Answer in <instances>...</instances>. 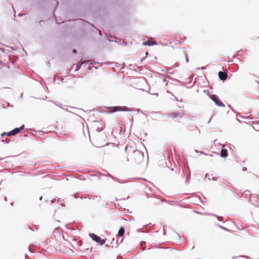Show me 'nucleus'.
Returning <instances> with one entry per match:
<instances>
[{
  "mask_svg": "<svg viewBox=\"0 0 259 259\" xmlns=\"http://www.w3.org/2000/svg\"><path fill=\"white\" fill-rule=\"evenodd\" d=\"M125 151L129 155L130 158L132 161L135 162L137 164H140L144 159V153L139 150H133L131 146H126L125 148Z\"/></svg>",
  "mask_w": 259,
  "mask_h": 259,
  "instance_id": "1",
  "label": "nucleus"
},
{
  "mask_svg": "<svg viewBox=\"0 0 259 259\" xmlns=\"http://www.w3.org/2000/svg\"><path fill=\"white\" fill-rule=\"evenodd\" d=\"M109 112L114 113L117 111H126L128 110V108L126 106H114L107 107Z\"/></svg>",
  "mask_w": 259,
  "mask_h": 259,
  "instance_id": "2",
  "label": "nucleus"
},
{
  "mask_svg": "<svg viewBox=\"0 0 259 259\" xmlns=\"http://www.w3.org/2000/svg\"><path fill=\"white\" fill-rule=\"evenodd\" d=\"M184 115L182 112H170L166 114V116L172 119H179L183 117Z\"/></svg>",
  "mask_w": 259,
  "mask_h": 259,
  "instance_id": "3",
  "label": "nucleus"
},
{
  "mask_svg": "<svg viewBox=\"0 0 259 259\" xmlns=\"http://www.w3.org/2000/svg\"><path fill=\"white\" fill-rule=\"evenodd\" d=\"M209 98L215 103V104L220 107H225L224 103L220 100L218 96L216 95H210Z\"/></svg>",
  "mask_w": 259,
  "mask_h": 259,
  "instance_id": "4",
  "label": "nucleus"
},
{
  "mask_svg": "<svg viewBox=\"0 0 259 259\" xmlns=\"http://www.w3.org/2000/svg\"><path fill=\"white\" fill-rule=\"evenodd\" d=\"M218 74L220 79L223 81H225L228 77L227 73L224 71H220L219 72Z\"/></svg>",
  "mask_w": 259,
  "mask_h": 259,
  "instance_id": "5",
  "label": "nucleus"
},
{
  "mask_svg": "<svg viewBox=\"0 0 259 259\" xmlns=\"http://www.w3.org/2000/svg\"><path fill=\"white\" fill-rule=\"evenodd\" d=\"M88 63L93 64L92 61L91 60H88V61H82L80 62L79 64H75L76 68L75 69V71H78L80 68V66L83 64H87Z\"/></svg>",
  "mask_w": 259,
  "mask_h": 259,
  "instance_id": "6",
  "label": "nucleus"
},
{
  "mask_svg": "<svg viewBox=\"0 0 259 259\" xmlns=\"http://www.w3.org/2000/svg\"><path fill=\"white\" fill-rule=\"evenodd\" d=\"M258 197L255 195H252L250 197V202L254 205H256L257 202Z\"/></svg>",
  "mask_w": 259,
  "mask_h": 259,
  "instance_id": "7",
  "label": "nucleus"
},
{
  "mask_svg": "<svg viewBox=\"0 0 259 259\" xmlns=\"http://www.w3.org/2000/svg\"><path fill=\"white\" fill-rule=\"evenodd\" d=\"M20 133V128H18V127H16L11 131L8 132L7 134V136H14L18 133Z\"/></svg>",
  "mask_w": 259,
  "mask_h": 259,
  "instance_id": "8",
  "label": "nucleus"
},
{
  "mask_svg": "<svg viewBox=\"0 0 259 259\" xmlns=\"http://www.w3.org/2000/svg\"><path fill=\"white\" fill-rule=\"evenodd\" d=\"M89 236L94 241H95L96 242H98V241L99 240V238H100V236L97 235L94 233H90Z\"/></svg>",
  "mask_w": 259,
  "mask_h": 259,
  "instance_id": "9",
  "label": "nucleus"
},
{
  "mask_svg": "<svg viewBox=\"0 0 259 259\" xmlns=\"http://www.w3.org/2000/svg\"><path fill=\"white\" fill-rule=\"evenodd\" d=\"M156 42L155 41H152L151 40H148L146 41H144L143 42V46H152L154 45H156Z\"/></svg>",
  "mask_w": 259,
  "mask_h": 259,
  "instance_id": "10",
  "label": "nucleus"
},
{
  "mask_svg": "<svg viewBox=\"0 0 259 259\" xmlns=\"http://www.w3.org/2000/svg\"><path fill=\"white\" fill-rule=\"evenodd\" d=\"M228 151L226 149H222L220 152V155L222 157L226 158L228 156Z\"/></svg>",
  "mask_w": 259,
  "mask_h": 259,
  "instance_id": "11",
  "label": "nucleus"
},
{
  "mask_svg": "<svg viewBox=\"0 0 259 259\" xmlns=\"http://www.w3.org/2000/svg\"><path fill=\"white\" fill-rule=\"evenodd\" d=\"M123 241V239H121L120 240H119L118 239H117L116 240V245L114 246V242L115 241V239H113L112 240V241L111 242V244H112V247H117L118 246V244H120Z\"/></svg>",
  "mask_w": 259,
  "mask_h": 259,
  "instance_id": "12",
  "label": "nucleus"
},
{
  "mask_svg": "<svg viewBox=\"0 0 259 259\" xmlns=\"http://www.w3.org/2000/svg\"><path fill=\"white\" fill-rule=\"evenodd\" d=\"M123 241V239H121L120 240H119L118 239H117L116 240V245L114 246V242L115 241V239H113L112 240V241L111 242V244H112V247H117L118 246V244H120Z\"/></svg>",
  "mask_w": 259,
  "mask_h": 259,
  "instance_id": "13",
  "label": "nucleus"
},
{
  "mask_svg": "<svg viewBox=\"0 0 259 259\" xmlns=\"http://www.w3.org/2000/svg\"><path fill=\"white\" fill-rule=\"evenodd\" d=\"M125 230L123 228H120L118 231V235L116 237H122L124 234Z\"/></svg>",
  "mask_w": 259,
  "mask_h": 259,
  "instance_id": "14",
  "label": "nucleus"
},
{
  "mask_svg": "<svg viewBox=\"0 0 259 259\" xmlns=\"http://www.w3.org/2000/svg\"><path fill=\"white\" fill-rule=\"evenodd\" d=\"M111 178L115 181H116L117 182H118V183H121V184H123V183H126L127 181H123V180H120V179H118L115 177H114L113 176H111Z\"/></svg>",
  "mask_w": 259,
  "mask_h": 259,
  "instance_id": "15",
  "label": "nucleus"
},
{
  "mask_svg": "<svg viewBox=\"0 0 259 259\" xmlns=\"http://www.w3.org/2000/svg\"><path fill=\"white\" fill-rule=\"evenodd\" d=\"M105 240L102 239L101 237L99 238V240L97 243H99L100 245H103L105 243Z\"/></svg>",
  "mask_w": 259,
  "mask_h": 259,
  "instance_id": "16",
  "label": "nucleus"
},
{
  "mask_svg": "<svg viewBox=\"0 0 259 259\" xmlns=\"http://www.w3.org/2000/svg\"><path fill=\"white\" fill-rule=\"evenodd\" d=\"M210 215H213V216H215V217L217 218V219L220 221H223V219L222 217H220V216H218V215H217L216 214H211Z\"/></svg>",
  "mask_w": 259,
  "mask_h": 259,
  "instance_id": "17",
  "label": "nucleus"
},
{
  "mask_svg": "<svg viewBox=\"0 0 259 259\" xmlns=\"http://www.w3.org/2000/svg\"><path fill=\"white\" fill-rule=\"evenodd\" d=\"M92 199L93 200H96L97 201H99L100 199V196H94L93 197H92Z\"/></svg>",
  "mask_w": 259,
  "mask_h": 259,
  "instance_id": "18",
  "label": "nucleus"
},
{
  "mask_svg": "<svg viewBox=\"0 0 259 259\" xmlns=\"http://www.w3.org/2000/svg\"><path fill=\"white\" fill-rule=\"evenodd\" d=\"M217 226L219 228H221V229H223V230H225V231H228V229L227 228H225V227H223V226H221V225H219V224H217Z\"/></svg>",
  "mask_w": 259,
  "mask_h": 259,
  "instance_id": "19",
  "label": "nucleus"
},
{
  "mask_svg": "<svg viewBox=\"0 0 259 259\" xmlns=\"http://www.w3.org/2000/svg\"><path fill=\"white\" fill-rule=\"evenodd\" d=\"M148 93L151 94V95H156V96H158V93H153V92H151L150 91V90H149V91L148 92Z\"/></svg>",
  "mask_w": 259,
  "mask_h": 259,
  "instance_id": "20",
  "label": "nucleus"
},
{
  "mask_svg": "<svg viewBox=\"0 0 259 259\" xmlns=\"http://www.w3.org/2000/svg\"><path fill=\"white\" fill-rule=\"evenodd\" d=\"M190 174H189L188 176H186V183H188L189 181L190 180Z\"/></svg>",
  "mask_w": 259,
  "mask_h": 259,
  "instance_id": "21",
  "label": "nucleus"
},
{
  "mask_svg": "<svg viewBox=\"0 0 259 259\" xmlns=\"http://www.w3.org/2000/svg\"><path fill=\"white\" fill-rule=\"evenodd\" d=\"M245 194L246 195H251L250 193V191L249 190H246L244 192Z\"/></svg>",
  "mask_w": 259,
  "mask_h": 259,
  "instance_id": "22",
  "label": "nucleus"
},
{
  "mask_svg": "<svg viewBox=\"0 0 259 259\" xmlns=\"http://www.w3.org/2000/svg\"><path fill=\"white\" fill-rule=\"evenodd\" d=\"M24 128V125H22L20 127H18V128H20V132L22 130H23Z\"/></svg>",
  "mask_w": 259,
  "mask_h": 259,
  "instance_id": "23",
  "label": "nucleus"
},
{
  "mask_svg": "<svg viewBox=\"0 0 259 259\" xmlns=\"http://www.w3.org/2000/svg\"><path fill=\"white\" fill-rule=\"evenodd\" d=\"M7 133H6V132H4V133H3L1 134V136H2V137H4V136H7Z\"/></svg>",
  "mask_w": 259,
  "mask_h": 259,
  "instance_id": "24",
  "label": "nucleus"
},
{
  "mask_svg": "<svg viewBox=\"0 0 259 259\" xmlns=\"http://www.w3.org/2000/svg\"><path fill=\"white\" fill-rule=\"evenodd\" d=\"M186 57V61L187 63H188L189 62V58H188V57L187 55H186L185 56Z\"/></svg>",
  "mask_w": 259,
  "mask_h": 259,
  "instance_id": "25",
  "label": "nucleus"
},
{
  "mask_svg": "<svg viewBox=\"0 0 259 259\" xmlns=\"http://www.w3.org/2000/svg\"><path fill=\"white\" fill-rule=\"evenodd\" d=\"M181 176H182V178H184V177L185 176V172H184V170H183V171L182 172V174H181Z\"/></svg>",
  "mask_w": 259,
  "mask_h": 259,
  "instance_id": "26",
  "label": "nucleus"
},
{
  "mask_svg": "<svg viewBox=\"0 0 259 259\" xmlns=\"http://www.w3.org/2000/svg\"><path fill=\"white\" fill-rule=\"evenodd\" d=\"M243 171H246L247 170V168L246 167H243L242 168Z\"/></svg>",
  "mask_w": 259,
  "mask_h": 259,
  "instance_id": "27",
  "label": "nucleus"
},
{
  "mask_svg": "<svg viewBox=\"0 0 259 259\" xmlns=\"http://www.w3.org/2000/svg\"><path fill=\"white\" fill-rule=\"evenodd\" d=\"M163 234L164 235H166V232L164 230V229L163 228Z\"/></svg>",
  "mask_w": 259,
  "mask_h": 259,
  "instance_id": "28",
  "label": "nucleus"
},
{
  "mask_svg": "<svg viewBox=\"0 0 259 259\" xmlns=\"http://www.w3.org/2000/svg\"><path fill=\"white\" fill-rule=\"evenodd\" d=\"M166 78H165H165H164L162 79V81H163V82H166Z\"/></svg>",
  "mask_w": 259,
  "mask_h": 259,
  "instance_id": "29",
  "label": "nucleus"
},
{
  "mask_svg": "<svg viewBox=\"0 0 259 259\" xmlns=\"http://www.w3.org/2000/svg\"><path fill=\"white\" fill-rule=\"evenodd\" d=\"M212 180L213 181H217V178H214V177H212Z\"/></svg>",
  "mask_w": 259,
  "mask_h": 259,
  "instance_id": "30",
  "label": "nucleus"
},
{
  "mask_svg": "<svg viewBox=\"0 0 259 259\" xmlns=\"http://www.w3.org/2000/svg\"><path fill=\"white\" fill-rule=\"evenodd\" d=\"M228 106L230 108H231L232 109V111H233V109H232V107L231 105H229Z\"/></svg>",
  "mask_w": 259,
  "mask_h": 259,
  "instance_id": "31",
  "label": "nucleus"
},
{
  "mask_svg": "<svg viewBox=\"0 0 259 259\" xmlns=\"http://www.w3.org/2000/svg\"><path fill=\"white\" fill-rule=\"evenodd\" d=\"M56 200V199H54L52 200V203H54L55 202V201Z\"/></svg>",
  "mask_w": 259,
  "mask_h": 259,
  "instance_id": "32",
  "label": "nucleus"
},
{
  "mask_svg": "<svg viewBox=\"0 0 259 259\" xmlns=\"http://www.w3.org/2000/svg\"><path fill=\"white\" fill-rule=\"evenodd\" d=\"M73 196H74V197H75V198H78V196H77L76 194L73 195Z\"/></svg>",
  "mask_w": 259,
  "mask_h": 259,
  "instance_id": "33",
  "label": "nucleus"
},
{
  "mask_svg": "<svg viewBox=\"0 0 259 259\" xmlns=\"http://www.w3.org/2000/svg\"><path fill=\"white\" fill-rule=\"evenodd\" d=\"M10 140H6V143H8L9 142Z\"/></svg>",
  "mask_w": 259,
  "mask_h": 259,
  "instance_id": "34",
  "label": "nucleus"
},
{
  "mask_svg": "<svg viewBox=\"0 0 259 259\" xmlns=\"http://www.w3.org/2000/svg\"><path fill=\"white\" fill-rule=\"evenodd\" d=\"M42 196H40L39 198V200H42Z\"/></svg>",
  "mask_w": 259,
  "mask_h": 259,
  "instance_id": "35",
  "label": "nucleus"
},
{
  "mask_svg": "<svg viewBox=\"0 0 259 259\" xmlns=\"http://www.w3.org/2000/svg\"><path fill=\"white\" fill-rule=\"evenodd\" d=\"M27 258H28V256H27V254H26V255H25V258H26V259H28Z\"/></svg>",
  "mask_w": 259,
  "mask_h": 259,
  "instance_id": "36",
  "label": "nucleus"
},
{
  "mask_svg": "<svg viewBox=\"0 0 259 259\" xmlns=\"http://www.w3.org/2000/svg\"><path fill=\"white\" fill-rule=\"evenodd\" d=\"M208 179L210 180L212 179V178H211V177H209L208 178Z\"/></svg>",
  "mask_w": 259,
  "mask_h": 259,
  "instance_id": "37",
  "label": "nucleus"
},
{
  "mask_svg": "<svg viewBox=\"0 0 259 259\" xmlns=\"http://www.w3.org/2000/svg\"><path fill=\"white\" fill-rule=\"evenodd\" d=\"M5 201H7V198L6 197L5 198Z\"/></svg>",
  "mask_w": 259,
  "mask_h": 259,
  "instance_id": "38",
  "label": "nucleus"
},
{
  "mask_svg": "<svg viewBox=\"0 0 259 259\" xmlns=\"http://www.w3.org/2000/svg\"><path fill=\"white\" fill-rule=\"evenodd\" d=\"M210 120H211V118L208 120L207 123H209L210 122Z\"/></svg>",
  "mask_w": 259,
  "mask_h": 259,
  "instance_id": "39",
  "label": "nucleus"
},
{
  "mask_svg": "<svg viewBox=\"0 0 259 259\" xmlns=\"http://www.w3.org/2000/svg\"><path fill=\"white\" fill-rule=\"evenodd\" d=\"M73 52H75V53H76V51L75 50H73Z\"/></svg>",
  "mask_w": 259,
  "mask_h": 259,
  "instance_id": "40",
  "label": "nucleus"
},
{
  "mask_svg": "<svg viewBox=\"0 0 259 259\" xmlns=\"http://www.w3.org/2000/svg\"><path fill=\"white\" fill-rule=\"evenodd\" d=\"M208 176V175L207 174H206V175H205V177H206H206H207V176Z\"/></svg>",
  "mask_w": 259,
  "mask_h": 259,
  "instance_id": "41",
  "label": "nucleus"
},
{
  "mask_svg": "<svg viewBox=\"0 0 259 259\" xmlns=\"http://www.w3.org/2000/svg\"><path fill=\"white\" fill-rule=\"evenodd\" d=\"M29 250L30 251V252H32V251L30 250V249L29 248Z\"/></svg>",
  "mask_w": 259,
  "mask_h": 259,
  "instance_id": "42",
  "label": "nucleus"
},
{
  "mask_svg": "<svg viewBox=\"0 0 259 259\" xmlns=\"http://www.w3.org/2000/svg\"><path fill=\"white\" fill-rule=\"evenodd\" d=\"M241 117H242V118H246V117H243V116H241Z\"/></svg>",
  "mask_w": 259,
  "mask_h": 259,
  "instance_id": "43",
  "label": "nucleus"
}]
</instances>
